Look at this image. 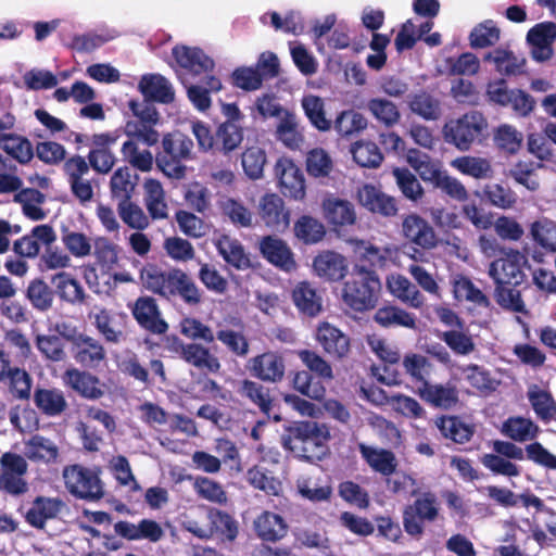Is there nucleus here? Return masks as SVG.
Here are the masks:
<instances>
[{
	"label": "nucleus",
	"instance_id": "f257e3e1",
	"mask_svg": "<svg viewBox=\"0 0 556 556\" xmlns=\"http://www.w3.org/2000/svg\"><path fill=\"white\" fill-rule=\"evenodd\" d=\"M140 277L149 291L167 301L180 300L190 307L203 301V292L193 278L178 267L163 270L156 265H149L141 270Z\"/></svg>",
	"mask_w": 556,
	"mask_h": 556
},
{
	"label": "nucleus",
	"instance_id": "f03ea898",
	"mask_svg": "<svg viewBox=\"0 0 556 556\" xmlns=\"http://www.w3.org/2000/svg\"><path fill=\"white\" fill-rule=\"evenodd\" d=\"M330 430L314 420L295 421L285 429L280 443L285 451L308 463L323 460L329 453Z\"/></svg>",
	"mask_w": 556,
	"mask_h": 556
},
{
	"label": "nucleus",
	"instance_id": "7ed1b4c3",
	"mask_svg": "<svg viewBox=\"0 0 556 556\" xmlns=\"http://www.w3.org/2000/svg\"><path fill=\"white\" fill-rule=\"evenodd\" d=\"M342 287V301L354 312L374 309L381 294V281L376 270L354 265Z\"/></svg>",
	"mask_w": 556,
	"mask_h": 556
},
{
	"label": "nucleus",
	"instance_id": "20e7f679",
	"mask_svg": "<svg viewBox=\"0 0 556 556\" xmlns=\"http://www.w3.org/2000/svg\"><path fill=\"white\" fill-rule=\"evenodd\" d=\"M193 141L181 131L165 134L155 155L157 168L167 177L181 179L186 175L185 162L192 159Z\"/></svg>",
	"mask_w": 556,
	"mask_h": 556
},
{
	"label": "nucleus",
	"instance_id": "39448f33",
	"mask_svg": "<svg viewBox=\"0 0 556 556\" xmlns=\"http://www.w3.org/2000/svg\"><path fill=\"white\" fill-rule=\"evenodd\" d=\"M488 127L486 118L478 111H470L458 118L450 119L443 126L444 141L460 151H468L472 143L480 141Z\"/></svg>",
	"mask_w": 556,
	"mask_h": 556
},
{
	"label": "nucleus",
	"instance_id": "423d86ee",
	"mask_svg": "<svg viewBox=\"0 0 556 556\" xmlns=\"http://www.w3.org/2000/svg\"><path fill=\"white\" fill-rule=\"evenodd\" d=\"M128 108L136 119L126 122L125 134L141 140L147 147L155 146L160 140V134L154 126L160 121V114L153 103L147 100H130Z\"/></svg>",
	"mask_w": 556,
	"mask_h": 556
},
{
	"label": "nucleus",
	"instance_id": "0eeeda50",
	"mask_svg": "<svg viewBox=\"0 0 556 556\" xmlns=\"http://www.w3.org/2000/svg\"><path fill=\"white\" fill-rule=\"evenodd\" d=\"M440 503L435 493H420L416 500L403 509V527L405 532L419 539L425 532V522H433L439 517Z\"/></svg>",
	"mask_w": 556,
	"mask_h": 556
},
{
	"label": "nucleus",
	"instance_id": "6e6552de",
	"mask_svg": "<svg viewBox=\"0 0 556 556\" xmlns=\"http://www.w3.org/2000/svg\"><path fill=\"white\" fill-rule=\"evenodd\" d=\"M67 491L76 498L97 502L104 496L103 483L98 473L81 465H71L63 470Z\"/></svg>",
	"mask_w": 556,
	"mask_h": 556
},
{
	"label": "nucleus",
	"instance_id": "1a4fd4ad",
	"mask_svg": "<svg viewBox=\"0 0 556 556\" xmlns=\"http://www.w3.org/2000/svg\"><path fill=\"white\" fill-rule=\"evenodd\" d=\"M119 137L118 130L93 134L90 137L87 160L96 173L106 175L112 172L117 162L112 148L117 143Z\"/></svg>",
	"mask_w": 556,
	"mask_h": 556
},
{
	"label": "nucleus",
	"instance_id": "9d476101",
	"mask_svg": "<svg viewBox=\"0 0 556 556\" xmlns=\"http://www.w3.org/2000/svg\"><path fill=\"white\" fill-rule=\"evenodd\" d=\"M68 339L72 357L81 368L97 370L105 365L106 350L100 340L83 332Z\"/></svg>",
	"mask_w": 556,
	"mask_h": 556
},
{
	"label": "nucleus",
	"instance_id": "9b49d317",
	"mask_svg": "<svg viewBox=\"0 0 556 556\" xmlns=\"http://www.w3.org/2000/svg\"><path fill=\"white\" fill-rule=\"evenodd\" d=\"M492 448L495 453L509 460H522L526 452L529 460H532L534 464L547 469L556 470V456L545 448L540 442L530 443L525 450H522L513 442L495 440L492 443Z\"/></svg>",
	"mask_w": 556,
	"mask_h": 556
},
{
	"label": "nucleus",
	"instance_id": "f8f14e48",
	"mask_svg": "<svg viewBox=\"0 0 556 556\" xmlns=\"http://www.w3.org/2000/svg\"><path fill=\"white\" fill-rule=\"evenodd\" d=\"M528 263L527 257L519 251H510L505 256L490 264L489 275L495 285L520 286L526 278L522 266Z\"/></svg>",
	"mask_w": 556,
	"mask_h": 556
},
{
	"label": "nucleus",
	"instance_id": "ddd939ff",
	"mask_svg": "<svg viewBox=\"0 0 556 556\" xmlns=\"http://www.w3.org/2000/svg\"><path fill=\"white\" fill-rule=\"evenodd\" d=\"M275 176L280 192L290 199L301 201L306 195V185L303 172L290 159L280 157L275 165Z\"/></svg>",
	"mask_w": 556,
	"mask_h": 556
},
{
	"label": "nucleus",
	"instance_id": "4468645a",
	"mask_svg": "<svg viewBox=\"0 0 556 556\" xmlns=\"http://www.w3.org/2000/svg\"><path fill=\"white\" fill-rule=\"evenodd\" d=\"M245 367L252 377L262 382L279 383L286 374L285 357L277 351H266L251 357Z\"/></svg>",
	"mask_w": 556,
	"mask_h": 556
},
{
	"label": "nucleus",
	"instance_id": "2eb2a0df",
	"mask_svg": "<svg viewBox=\"0 0 556 556\" xmlns=\"http://www.w3.org/2000/svg\"><path fill=\"white\" fill-rule=\"evenodd\" d=\"M130 311L137 324L146 331L157 336L168 331L169 326L153 296H139L130 306Z\"/></svg>",
	"mask_w": 556,
	"mask_h": 556
},
{
	"label": "nucleus",
	"instance_id": "dca6fc26",
	"mask_svg": "<svg viewBox=\"0 0 556 556\" xmlns=\"http://www.w3.org/2000/svg\"><path fill=\"white\" fill-rule=\"evenodd\" d=\"M88 370L76 367L67 368L62 375V382L65 388L81 399L97 401L104 395V390L99 377Z\"/></svg>",
	"mask_w": 556,
	"mask_h": 556
},
{
	"label": "nucleus",
	"instance_id": "f3484780",
	"mask_svg": "<svg viewBox=\"0 0 556 556\" xmlns=\"http://www.w3.org/2000/svg\"><path fill=\"white\" fill-rule=\"evenodd\" d=\"M418 396L428 405L434 408L452 409L459 403V391L455 383L447 381L446 383L424 382L416 389Z\"/></svg>",
	"mask_w": 556,
	"mask_h": 556
},
{
	"label": "nucleus",
	"instance_id": "a211bd4d",
	"mask_svg": "<svg viewBox=\"0 0 556 556\" xmlns=\"http://www.w3.org/2000/svg\"><path fill=\"white\" fill-rule=\"evenodd\" d=\"M176 63L193 76L201 74L212 75L215 63L204 51L198 47L177 45L172 50Z\"/></svg>",
	"mask_w": 556,
	"mask_h": 556
},
{
	"label": "nucleus",
	"instance_id": "6ab92c4d",
	"mask_svg": "<svg viewBox=\"0 0 556 556\" xmlns=\"http://www.w3.org/2000/svg\"><path fill=\"white\" fill-rule=\"evenodd\" d=\"M258 215L268 228L276 231L286 230L290 224V211L283 199L276 193H265L261 198Z\"/></svg>",
	"mask_w": 556,
	"mask_h": 556
},
{
	"label": "nucleus",
	"instance_id": "aec40b11",
	"mask_svg": "<svg viewBox=\"0 0 556 556\" xmlns=\"http://www.w3.org/2000/svg\"><path fill=\"white\" fill-rule=\"evenodd\" d=\"M402 231L406 240L424 250H431L438 244L433 227L418 214L412 213L404 217Z\"/></svg>",
	"mask_w": 556,
	"mask_h": 556
},
{
	"label": "nucleus",
	"instance_id": "412c9836",
	"mask_svg": "<svg viewBox=\"0 0 556 556\" xmlns=\"http://www.w3.org/2000/svg\"><path fill=\"white\" fill-rule=\"evenodd\" d=\"M316 340L321 345L324 352L334 359L346 357L351 351L349 336L326 321L318 326Z\"/></svg>",
	"mask_w": 556,
	"mask_h": 556
},
{
	"label": "nucleus",
	"instance_id": "4be33fe9",
	"mask_svg": "<svg viewBox=\"0 0 556 556\" xmlns=\"http://www.w3.org/2000/svg\"><path fill=\"white\" fill-rule=\"evenodd\" d=\"M65 506L64 501L59 497L37 496L27 510L25 520L29 526L42 530L47 521L58 518Z\"/></svg>",
	"mask_w": 556,
	"mask_h": 556
},
{
	"label": "nucleus",
	"instance_id": "5701e85b",
	"mask_svg": "<svg viewBox=\"0 0 556 556\" xmlns=\"http://www.w3.org/2000/svg\"><path fill=\"white\" fill-rule=\"evenodd\" d=\"M357 198L359 203L374 214L383 217H393L397 214L396 200L372 185H365L359 189Z\"/></svg>",
	"mask_w": 556,
	"mask_h": 556
},
{
	"label": "nucleus",
	"instance_id": "b1692460",
	"mask_svg": "<svg viewBox=\"0 0 556 556\" xmlns=\"http://www.w3.org/2000/svg\"><path fill=\"white\" fill-rule=\"evenodd\" d=\"M316 275L329 282L342 280L348 275L346 260L334 251H323L313 260Z\"/></svg>",
	"mask_w": 556,
	"mask_h": 556
},
{
	"label": "nucleus",
	"instance_id": "393cba45",
	"mask_svg": "<svg viewBox=\"0 0 556 556\" xmlns=\"http://www.w3.org/2000/svg\"><path fill=\"white\" fill-rule=\"evenodd\" d=\"M260 251L265 260L280 269L290 271L296 266L291 249L280 238L274 236L262 238Z\"/></svg>",
	"mask_w": 556,
	"mask_h": 556
},
{
	"label": "nucleus",
	"instance_id": "a878e982",
	"mask_svg": "<svg viewBox=\"0 0 556 556\" xmlns=\"http://www.w3.org/2000/svg\"><path fill=\"white\" fill-rule=\"evenodd\" d=\"M358 451L365 463L372 471L382 477H391L396 472L399 462L393 451L382 447H374L361 443Z\"/></svg>",
	"mask_w": 556,
	"mask_h": 556
},
{
	"label": "nucleus",
	"instance_id": "bb28decb",
	"mask_svg": "<svg viewBox=\"0 0 556 556\" xmlns=\"http://www.w3.org/2000/svg\"><path fill=\"white\" fill-rule=\"evenodd\" d=\"M434 424L441 435L455 444L468 443L476 433L473 424L466 422L456 415H442L435 418Z\"/></svg>",
	"mask_w": 556,
	"mask_h": 556
},
{
	"label": "nucleus",
	"instance_id": "cd10ccee",
	"mask_svg": "<svg viewBox=\"0 0 556 556\" xmlns=\"http://www.w3.org/2000/svg\"><path fill=\"white\" fill-rule=\"evenodd\" d=\"M138 87L144 100L152 103L169 104L175 100L173 86L160 74L143 75Z\"/></svg>",
	"mask_w": 556,
	"mask_h": 556
},
{
	"label": "nucleus",
	"instance_id": "c85d7f7f",
	"mask_svg": "<svg viewBox=\"0 0 556 556\" xmlns=\"http://www.w3.org/2000/svg\"><path fill=\"white\" fill-rule=\"evenodd\" d=\"M372 320L381 328H407L416 329V317L402 307L386 303L376 309Z\"/></svg>",
	"mask_w": 556,
	"mask_h": 556
},
{
	"label": "nucleus",
	"instance_id": "c756f323",
	"mask_svg": "<svg viewBox=\"0 0 556 556\" xmlns=\"http://www.w3.org/2000/svg\"><path fill=\"white\" fill-rule=\"evenodd\" d=\"M139 182V176L126 165L118 167L110 178V192L117 203L131 200Z\"/></svg>",
	"mask_w": 556,
	"mask_h": 556
},
{
	"label": "nucleus",
	"instance_id": "7c9ffc66",
	"mask_svg": "<svg viewBox=\"0 0 556 556\" xmlns=\"http://www.w3.org/2000/svg\"><path fill=\"white\" fill-rule=\"evenodd\" d=\"M483 61L493 63L495 71L503 76H518L526 72V59L509 49H494L484 54Z\"/></svg>",
	"mask_w": 556,
	"mask_h": 556
},
{
	"label": "nucleus",
	"instance_id": "2f4dec72",
	"mask_svg": "<svg viewBox=\"0 0 556 556\" xmlns=\"http://www.w3.org/2000/svg\"><path fill=\"white\" fill-rule=\"evenodd\" d=\"M286 520L273 511H263L254 521V530L257 536L265 542L276 543L288 533Z\"/></svg>",
	"mask_w": 556,
	"mask_h": 556
},
{
	"label": "nucleus",
	"instance_id": "473e14b6",
	"mask_svg": "<svg viewBox=\"0 0 556 556\" xmlns=\"http://www.w3.org/2000/svg\"><path fill=\"white\" fill-rule=\"evenodd\" d=\"M182 361L205 374H218L222 368L218 357L208 348L198 342L188 343Z\"/></svg>",
	"mask_w": 556,
	"mask_h": 556
},
{
	"label": "nucleus",
	"instance_id": "72a5a7b5",
	"mask_svg": "<svg viewBox=\"0 0 556 556\" xmlns=\"http://www.w3.org/2000/svg\"><path fill=\"white\" fill-rule=\"evenodd\" d=\"M33 400L37 409L48 417L60 416L67 408L64 392L56 388H37Z\"/></svg>",
	"mask_w": 556,
	"mask_h": 556
},
{
	"label": "nucleus",
	"instance_id": "f704fd0d",
	"mask_svg": "<svg viewBox=\"0 0 556 556\" xmlns=\"http://www.w3.org/2000/svg\"><path fill=\"white\" fill-rule=\"evenodd\" d=\"M215 247L224 261L236 269L244 270L251 267L250 257L238 239L223 235L216 241Z\"/></svg>",
	"mask_w": 556,
	"mask_h": 556
},
{
	"label": "nucleus",
	"instance_id": "c9c22d12",
	"mask_svg": "<svg viewBox=\"0 0 556 556\" xmlns=\"http://www.w3.org/2000/svg\"><path fill=\"white\" fill-rule=\"evenodd\" d=\"M292 301L299 312L308 317L317 316L323 308L321 296L307 281L299 282L292 290Z\"/></svg>",
	"mask_w": 556,
	"mask_h": 556
},
{
	"label": "nucleus",
	"instance_id": "e433bc0d",
	"mask_svg": "<svg viewBox=\"0 0 556 556\" xmlns=\"http://www.w3.org/2000/svg\"><path fill=\"white\" fill-rule=\"evenodd\" d=\"M237 393L242 399H245L253 405L257 406L265 415H269L273 409L274 400L270 394V390L261 382L243 379L238 383Z\"/></svg>",
	"mask_w": 556,
	"mask_h": 556
},
{
	"label": "nucleus",
	"instance_id": "4c0bfd02",
	"mask_svg": "<svg viewBox=\"0 0 556 556\" xmlns=\"http://www.w3.org/2000/svg\"><path fill=\"white\" fill-rule=\"evenodd\" d=\"M325 218L334 226L353 225L356 220L354 206L348 200L328 198L323 202Z\"/></svg>",
	"mask_w": 556,
	"mask_h": 556
},
{
	"label": "nucleus",
	"instance_id": "58836bf2",
	"mask_svg": "<svg viewBox=\"0 0 556 556\" xmlns=\"http://www.w3.org/2000/svg\"><path fill=\"white\" fill-rule=\"evenodd\" d=\"M138 142H141V140H137L135 137H128L123 142L121 148L123 161L142 173L150 172L155 157L149 149L140 150Z\"/></svg>",
	"mask_w": 556,
	"mask_h": 556
},
{
	"label": "nucleus",
	"instance_id": "ea45409f",
	"mask_svg": "<svg viewBox=\"0 0 556 556\" xmlns=\"http://www.w3.org/2000/svg\"><path fill=\"white\" fill-rule=\"evenodd\" d=\"M501 432L515 442H526L535 439L540 428L530 418L513 416L503 422Z\"/></svg>",
	"mask_w": 556,
	"mask_h": 556
},
{
	"label": "nucleus",
	"instance_id": "a19ab883",
	"mask_svg": "<svg viewBox=\"0 0 556 556\" xmlns=\"http://www.w3.org/2000/svg\"><path fill=\"white\" fill-rule=\"evenodd\" d=\"M0 148L20 164H28L34 157L31 142L17 134L10 132L0 137Z\"/></svg>",
	"mask_w": 556,
	"mask_h": 556
},
{
	"label": "nucleus",
	"instance_id": "79ce46f5",
	"mask_svg": "<svg viewBox=\"0 0 556 556\" xmlns=\"http://www.w3.org/2000/svg\"><path fill=\"white\" fill-rule=\"evenodd\" d=\"M54 296L53 289L42 278L30 280L25 290V298L29 301L31 307L38 312L51 309Z\"/></svg>",
	"mask_w": 556,
	"mask_h": 556
},
{
	"label": "nucleus",
	"instance_id": "37998d69",
	"mask_svg": "<svg viewBox=\"0 0 556 556\" xmlns=\"http://www.w3.org/2000/svg\"><path fill=\"white\" fill-rule=\"evenodd\" d=\"M220 89L222 81L212 74L205 76L204 85H190L187 96L197 110L205 112L212 105L211 92H218Z\"/></svg>",
	"mask_w": 556,
	"mask_h": 556
},
{
	"label": "nucleus",
	"instance_id": "c03bdc74",
	"mask_svg": "<svg viewBox=\"0 0 556 556\" xmlns=\"http://www.w3.org/2000/svg\"><path fill=\"white\" fill-rule=\"evenodd\" d=\"M293 232L300 242L316 244L326 236V228L319 219L311 215H302L294 222Z\"/></svg>",
	"mask_w": 556,
	"mask_h": 556
},
{
	"label": "nucleus",
	"instance_id": "a18cd8bd",
	"mask_svg": "<svg viewBox=\"0 0 556 556\" xmlns=\"http://www.w3.org/2000/svg\"><path fill=\"white\" fill-rule=\"evenodd\" d=\"M25 456L36 463H52L59 456V448L50 439L35 434L25 444Z\"/></svg>",
	"mask_w": 556,
	"mask_h": 556
},
{
	"label": "nucleus",
	"instance_id": "49530a36",
	"mask_svg": "<svg viewBox=\"0 0 556 556\" xmlns=\"http://www.w3.org/2000/svg\"><path fill=\"white\" fill-rule=\"evenodd\" d=\"M247 481L267 495L277 496L281 492V482L273 471L261 465H254L247 471Z\"/></svg>",
	"mask_w": 556,
	"mask_h": 556
},
{
	"label": "nucleus",
	"instance_id": "de8ad7c7",
	"mask_svg": "<svg viewBox=\"0 0 556 556\" xmlns=\"http://www.w3.org/2000/svg\"><path fill=\"white\" fill-rule=\"evenodd\" d=\"M451 166L460 174L475 179L490 178L493 174L491 163L480 156L463 155L451 162Z\"/></svg>",
	"mask_w": 556,
	"mask_h": 556
},
{
	"label": "nucleus",
	"instance_id": "09e8293b",
	"mask_svg": "<svg viewBox=\"0 0 556 556\" xmlns=\"http://www.w3.org/2000/svg\"><path fill=\"white\" fill-rule=\"evenodd\" d=\"M58 293L62 300L71 304H83L86 301V293L80 282L68 273L61 271L53 276Z\"/></svg>",
	"mask_w": 556,
	"mask_h": 556
},
{
	"label": "nucleus",
	"instance_id": "8fccbe9b",
	"mask_svg": "<svg viewBox=\"0 0 556 556\" xmlns=\"http://www.w3.org/2000/svg\"><path fill=\"white\" fill-rule=\"evenodd\" d=\"M216 153L228 155L237 150L243 141V127L230 123H222L215 131Z\"/></svg>",
	"mask_w": 556,
	"mask_h": 556
},
{
	"label": "nucleus",
	"instance_id": "3c124183",
	"mask_svg": "<svg viewBox=\"0 0 556 556\" xmlns=\"http://www.w3.org/2000/svg\"><path fill=\"white\" fill-rule=\"evenodd\" d=\"M93 325L108 343L118 344L126 339L123 327L106 308L94 314Z\"/></svg>",
	"mask_w": 556,
	"mask_h": 556
},
{
	"label": "nucleus",
	"instance_id": "603ef678",
	"mask_svg": "<svg viewBox=\"0 0 556 556\" xmlns=\"http://www.w3.org/2000/svg\"><path fill=\"white\" fill-rule=\"evenodd\" d=\"M276 138L289 149H300L304 142V136L298 127L296 116L293 113L286 111L281 116L276 128Z\"/></svg>",
	"mask_w": 556,
	"mask_h": 556
},
{
	"label": "nucleus",
	"instance_id": "864d4df0",
	"mask_svg": "<svg viewBox=\"0 0 556 556\" xmlns=\"http://www.w3.org/2000/svg\"><path fill=\"white\" fill-rule=\"evenodd\" d=\"M388 287L394 296L412 307L420 308L425 303V298L417 287L401 275L389 279Z\"/></svg>",
	"mask_w": 556,
	"mask_h": 556
},
{
	"label": "nucleus",
	"instance_id": "5fc2aeb1",
	"mask_svg": "<svg viewBox=\"0 0 556 556\" xmlns=\"http://www.w3.org/2000/svg\"><path fill=\"white\" fill-rule=\"evenodd\" d=\"M302 108L309 123L319 131L331 129L332 123L326 117L324 100L314 94L303 97Z\"/></svg>",
	"mask_w": 556,
	"mask_h": 556
},
{
	"label": "nucleus",
	"instance_id": "6e6d98bb",
	"mask_svg": "<svg viewBox=\"0 0 556 556\" xmlns=\"http://www.w3.org/2000/svg\"><path fill=\"white\" fill-rule=\"evenodd\" d=\"M35 345L46 359L60 363L67 357L65 342L59 334H37Z\"/></svg>",
	"mask_w": 556,
	"mask_h": 556
},
{
	"label": "nucleus",
	"instance_id": "4d7b16f0",
	"mask_svg": "<svg viewBox=\"0 0 556 556\" xmlns=\"http://www.w3.org/2000/svg\"><path fill=\"white\" fill-rule=\"evenodd\" d=\"M528 400L536 417L544 424L556 419V401L553 395L545 390H530Z\"/></svg>",
	"mask_w": 556,
	"mask_h": 556
},
{
	"label": "nucleus",
	"instance_id": "13d9d810",
	"mask_svg": "<svg viewBox=\"0 0 556 556\" xmlns=\"http://www.w3.org/2000/svg\"><path fill=\"white\" fill-rule=\"evenodd\" d=\"M292 387L300 394L315 401H321L326 395V388L309 371L300 370L294 374Z\"/></svg>",
	"mask_w": 556,
	"mask_h": 556
},
{
	"label": "nucleus",
	"instance_id": "bf43d9fd",
	"mask_svg": "<svg viewBox=\"0 0 556 556\" xmlns=\"http://www.w3.org/2000/svg\"><path fill=\"white\" fill-rule=\"evenodd\" d=\"M353 160L361 166L377 168L383 161V154L372 141H357L351 148Z\"/></svg>",
	"mask_w": 556,
	"mask_h": 556
},
{
	"label": "nucleus",
	"instance_id": "052dcab7",
	"mask_svg": "<svg viewBox=\"0 0 556 556\" xmlns=\"http://www.w3.org/2000/svg\"><path fill=\"white\" fill-rule=\"evenodd\" d=\"M207 520L212 536L218 534L228 541H233L237 538V522L228 513L212 508L207 513Z\"/></svg>",
	"mask_w": 556,
	"mask_h": 556
},
{
	"label": "nucleus",
	"instance_id": "680f3d73",
	"mask_svg": "<svg viewBox=\"0 0 556 556\" xmlns=\"http://www.w3.org/2000/svg\"><path fill=\"white\" fill-rule=\"evenodd\" d=\"M501 30L492 20H485L472 28L469 34L470 46L475 49L492 47L500 40Z\"/></svg>",
	"mask_w": 556,
	"mask_h": 556
},
{
	"label": "nucleus",
	"instance_id": "e2e57ef3",
	"mask_svg": "<svg viewBox=\"0 0 556 556\" xmlns=\"http://www.w3.org/2000/svg\"><path fill=\"white\" fill-rule=\"evenodd\" d=\"M367 127V119L354 110L342 111L333 122L334 130L342 137H351Z\"/></svg>",
	"mask_w": 556,
	"mask_h": 556
},
{
	"label": "nucleus",
	"instance_id": "0e129e2a",
	"mask_svg": "<svg viewBox=\"0 0 556 556\" xmlns=\"http://www.w3.org/2000/svg\"><path fill=\"white\" fill-rule=\"evenodd\" d=\"M367 109L378 122L387 127L394 126L401 118L397 106L387 99H370L367 103Z\"/></svg>",
	"mask_w": 556,
	"mask_h": 556
},
{
	"label": "nucleus",
	"instance_id": "69168bd1",
	"mask_svg": "<svg viewBox=\"0 0 556 556\" xmlns=\"http://www.w3.org/2000/svg\"><path fill=\"white\" fill-rule=\"evenodd\" d=\"M530 233L533 240L546 251L556 252V223L542 218L531 224Z\"/></svg>",
	"mask_w": 556,
	"mask_h": 556
},
{
	"label": "nucleus",
	"instance_id": "338daca9",
	"mask_svg": "<svg viewBox=\"0 0 556 556\" xmlns=\"http://www.w3.org/2000/svg\"><path fill=\"white\" fill-rule=\"evenodd\" d=\"M392 174L405 198L415 202L422 198L424 189L416 176L408 168L395 167Z\"/></svg>",
	"mask_w": 556,
	"mask_h": 556
},
{
	"label": "nucleus",
	"instance_id": "774afa93",
	"mask_svg": "<svg viewBox=\"0 0 556 556\" xmlns=\"http://www.w3.org/2000/svg\"><path fill=\"white\" fill-rule=\"evenodd\" d=\"M409 108L413 113L427 121L437 119L441 113L439 100L426 91L414 94Z\"/></svg>",
	"mask_w": 556,
	"mask_h": 556
}]
</instances>
